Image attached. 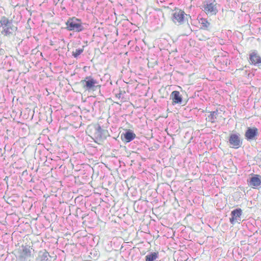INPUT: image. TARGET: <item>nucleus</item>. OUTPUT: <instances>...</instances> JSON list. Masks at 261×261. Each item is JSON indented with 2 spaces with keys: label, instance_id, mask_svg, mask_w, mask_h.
Listing matches in <instances>:
<instances>
[{
  "label": "nucleus",
  "instance_id": "nucleus-1",
  "mask_svg": "<svg viewBox=\"0 0 261 261\" xmlns=\"http://www.w3.org/2000/svg\"><path fill=\"white\" fill-rule=\"evenodd\" d=\"M66 29L68 31L79 33L85 29L82 20L75 17H70L65 23Z\"/></svg>",
  "mask_w": 261,
  "mask_h": 261
},
{
  "label": "nucleus",
  "instance_id": "nucleus-2",
  "mask_svg": "<svg viewBox=\"0 0 261 261\" xmlns=\"http://www.w3.org/2000/svg\"><path fill=\"white\" fill-rule=\"evenodd\" d=\"M80 83L83 89L88 91H95L100 88L99 82L92 75L86 76L84 80L81 81Z\"/></svg>",
  "mask_w": 261,
  "mask_h": 261
},
{
  "label": "nucleus",
  "instance_id": "nucleus-3",
  "mask_svg": "<svg viewBox=\"0 0 261 261\" xmlns=\"http://www.w3.org/2000/svg\"><path fill=\"white\" fill-rule=\"evenodd\" d=\"M218 4L215 0H206L202 3V9L207 15H215L218 12Z\"/></svg>",
  "mask_w": 261,
  "mask_h": 261
},
{
  "label": "nucleus",
  "instance_id": "nucleus-4",
  "mask_svg": "<svg viewBox=\"0 0 261 261\" xmlns=\"http://www.w3.org/2000/svg\"><path fill=\"white\" fill-rule=\"evenodd\" d=\"M31 248L28 245L19 247L17 250V257L20 261H25L31 257Z\"/></svg>",
  "mask_w": 261,
  "mask_h": 261
},
{
  "label": "nucleus",
  "instance_id": "nucleus-5",
  "mask_svg": "<svg viewBox=\"0 0 261 261\" xmlns=\"http://www.w3.org/2000/svg\"><path fill=\"white\" fill-rule=\"evenodd\" d=\"M108 132L107 130L101 128V126L97 124L94 126V132L93 133V139L94 142L98 143L107 138Z\"/></svg>",
  "mask_w": 261,
  "mask_h": 261
},
{
  "label": "nucleus",
  "instance_id": "nucleus-6",
  "mask_svg": "<svg viewBox=\"0 0 261 261\" xmlns=\"http://www.w3.org/2000/svg\"><path fill=\"white\" fill-rule=\"evenodd\" d=\"M228 143L230 147L238 149L242 145V140L240 135L238 134H231L228 139Z\"/></svg>",
  "mask_w": 261,
  "mask_h": 261
},
{
  "label": "nucleus",
  "instance_id": "nucleus-7",
  "mask_svg": "<svg viewBox=\"0 0 261 261\" xmlns=\"http://www.w3.org/2000/svg\"><path fill=\"white\" fill-rule=\"evenodd\" d=\"M188 16L185 12L181 9H175L172 14V19L175 23L179 24H183L186 21L185 16Z\"/></svg>",
  "mask_w": 261,
  "mask_h": 261
},
{
  "label": "nucleus",
  "instance_id": "nucleus-8",
  "mask_svg": "<svg viewBox=\"0 0 261 261\" xmlns=\"http://www.w3.org/2000/svg\"><path fill=\"white\" fill-rule=\"evenodd\" d=\"M258 135V129L255 127H248L245 133V138L248 141L256 140Z\"/></svg>",
  "mask_w": 261,
  "mask_h": 261
},
{
  "label": "nucleus",
  "instance_id": "nucleus-9",
  "mask_svg": "<svg viewBox=\"0 0 261 261\" xmlns=\"http://www.w3.org/2000/svg\"><path fill=\"white\" fill-rule=\"evenodd\" d=\"M248 184L253 188L258 189L261 187V175L253 174L252 176L247 180Z\"/></svg>",
  "mask_w": 261,
  "mask_h": 261
},
{
  "label": "nucleus",
  "instance_id": "nucleus-10",
  "mask_svg": "<svg viewBox=\"0 0 261 261\" xmlns=\"http://www.w3.org/2000/svg\"><path fill=\"white\" fill-rule=\"evenodd\" d=\"M242 210L240 208H237L231 212V217L229 218L230 223L233 225L238 220H241L242 215Z\"/></svg>",
  "mask_w": 261,
  "mask_h": 261
},
{
  "label": "nucleus",
  "instance_id": "nucleus-11",
  "mask_svg": "<svg viewBox=\"0 0 261 261\" xmlns=\"http://www.w3.org/2000/svg\"><path fill=\"white\" fill-rule=\"evenodd\" d=\"M249 62L251 64L258 66L261 65V57L256 50H254L249 54Z\"/></svg>",
  "mask_w": 261,
  "mask_h": 261
},
{
  "label": "nucleus",
  "instance_id": "nucleus-12",
  "mask_svg": "<svg viewBox=\"0 0 261 261\" xmlns=\"http://www.w3.org/2000/svg\"><path fill=\"white\" fill-rule=\"evenodd\" d=\"M136 134L130 129L126 130L125 133H123L121 135V139L123 141L127 143L133 141L136 137Z\"/></svg>",
  "mask_w": 261,
  "mask_h": 261
},
{
  "label": "nucleus",
  "instance_id": "nucleus-13",
  "mask_svg": "<svg viewBox=\"0 0 261 261\" xmlns=\"http://www.w3.org/2000/svg\"><path fill=\"white\" fill-rule=\"evenodd\" d=\"M170 99L172 100V103L173 105L175 104H181L182 101V98L180 94V93L178 91H173L171 92L170 96Z\"/></svg>",
  "mask_w": 261,
  "mask_h": 261
},
{
  "label": "nucleus",
  "instance_id": "nucleus-14",
  "mask_svg": "<svg viewBox=\"0 0 261 261\" xmlns=\"http://www.w3.org/2000/svg\"><path fill=\"white\" fill-rule=\"evenodd\" d=\"M159 256L158 252H150L145 256V261H156Z\"/></svg>",
  "mask_w": 261,
  "mask_h": 261
},
{
  "label": "nucleus",
  "instance_id": "nucleus-15",
  "mask_svg": "<svg viewBox=\"0 0 261 261\" xmlns=\"http://www.w3.org/2000/svg\"><path fill=\"white\" fill-rule=\"evenodd\" d=\"M210 114L207 116V118H206V120L208 119V121L211 122L212 123H214L216 122V119H217L219 112L218 109H216L214 111L210 112Z\"/></svg>",
  "mask_w": 261,
  "mask_h": 261
},
{
  "label": "nucleus",
  "instance_id": "nucleus-16",
  "mask_svg": "<svg viewBox=\"0 0 261 261\" xmlns=\"http://www.w3.org/2000/svg\"><path fill=\"white\" fill-rule=\"evenodd\" d=\"M199 23L201 24V29L205 30H208L211 25V23L208 21L207 19L204 18H200L198 19Z\"/></svg>",
  "mask_w": 261,
  "mask_h": 261
},
{
  "label": "nucleus",
  "instance_id": "nucleus-17",
  "mask_svg": "<svg viewBox=\"0 0 261 261\" xmlns=\"http://www.w3.org/2000/svg\"><path fill=\"white\" fill-rule=\"evenodd\" d=\"M49 256V253L45 251L42 252L41 254H40V261H48Z\"/></svg>",
  "mask_w": 261,
  "mask_h": 261
},
{
  "label": "nucleus",
  "instance_id": "nucleus-18",
  "mask_svg": "<svg viewBox=\"0 0 261 261\" xmlns=\"http://www.w3.org/2000/svg\"><path fill=\"white\" fill-rule=\"evenodd\" d=\"M84 51V47L82 48L76 49L74 51H72V55L74 58L77 59L81 54Z\"/></svg>",
  "mask_w": 261,
  "mask_h": 261
},
{
  "label": "nucleus",
  "instance_id": "nucleus-19",
  "mask_svg": "<svg viewBox=\"0 0 261 261\" xmlns=\"http://www.w3.org/2000/svg\"><path fill=\"white\" fill-rule=\"evenodd\" d=\"M115 94L116 97L117 98H118V99H122L123 98V97L122 96V93L120 90H119L118 93H115Z\"/></svg>",
  "mask_w": 261,
  "mask_h": 261
},
{
  "label": "nucleus",
  "instance_id": "nucleus-20",
  "mask_svg": "<svg viewBox=\"0 0 261 261\" xmlns=\"http://www.w3.org/2000/svg\"><path fill=\"white\" fill-rule=\"evenodd\" d=\"M248 76H250V73H249L248 75Z\"/></svg>",
  "mask_w": 261,
  "mask_h": 261
}]
</instances>
